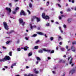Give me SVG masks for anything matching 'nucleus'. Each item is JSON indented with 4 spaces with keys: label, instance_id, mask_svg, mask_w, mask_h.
<instances>
[{
    "label": "nucleus",
    "instance_id": "41",
    "mask_svg": "<svg viewBox=\"0 0 76 76\" xmlns=\"http://www.w3.org/2000/svg\"><path fill=\"white\" fill-rule=\"evenodd\" d=\"M76 42H72V44H76Z\"/></svg>",
    "mask_w": 76,
    "mask_h": 76
},
{
    "label": "nucleus",
    "instance_id": "10",
    "mask_svg": "<svg viewBox=\"0 0 76 76\" xmlns=\"http://www.w3.org/2000/svg\"><path fill=\"white\" fill-rule=\"evenodd\" d=\"M72 20V19L71 18H68L67 20V21L68 22V23H70Z\"/></svg>",
    "mask_w": 76,
    "mask_h": 76
},
{
    "label": "nucleus",
    "instance_id": "4",
    "mask_svg": "<svg viewBox=\"0 0 76 76\" xmlns=\"http://www.w3.org/2000/svg\"><path fill=\"white\" fill-rule=\"evenodd\" d=\"M3 24L4 28L5 29L8 30L9 29V27H8V26L7 25V23H6V22H4L3 23Z\"/></svg>",
    "mask_w": 76,
    "mask_h": 76
},
{
    "label": "nucleus",
    "instance_id": "13",
    "mask_svg": "<svg viewBox=\"0 0 76 76\" xmlns=\"http://www.w3.org/2000/svg\"><path fill=\"white\" fill-rule=\"evenodd\" d=\"M34 73H36V74L38 73H39L38 71H37V69L36 68H35L34 69Z\"/></svg>",
    "mask_w": 76,
    "mask_h": 76
},
{
    "label": "nucleus",
    "instance_id": "20",
    "mask_svg": "<svg viewBox=\"0 0 76 76\" xmlns=\"http://www.w3.org/2000/svg\"><path fill=\"white\" fill-rule=\"evenodd\" d=\"M32 53L31 52L29 53L28 54V56L29 57V56H32Z\"/></svg>",
    "mask_w": 76,
    "mask_h": 76
},
{
    "label": "nucleus",
    "instance_id": "37",
    "mask_svg": "<svg viewBox=\"0 0 76 76\" xmlns=\"http://www.w3.org/2000/svg\"><path fill=\"white\" fill-rule=\"evenodd\" d=\"M19 7H17L15 9V11H16V10H19Z\"/></svg>",
    "mask_w": 76,
    "mask_h": 76
},
{
    "label": "nucleus",
    "instance_id": "55",
    "mask_svg": "<svg viewBox=\"0 0 76 76\" xmlns=\"http://www.w3.org/2000/svg\"><path fill=\"white\" fill-rule=\"evenodd\" d=\"M17 44H19V40H18L17 41Z\"/></svg>",
    "mask_w": 76,
    "mask_h": 76
},
{
    "label": "nucleus",
    "instance_id": "46",
    "mask_svg": "<svg viewBox=\"0 0 76 76\" xmlns=\"http://www.w3.org/2000/svg\"><path fill=\"white\" fill-rule=\"evenodd\" d=\"M26 69H29V66H26Z\"/></svg>",
    "mask_w": 76,
    "mask_h": 76
},
{
    "label": "nucleus",
    "instance_id": "30",
    "mask_svg": "<svg viewBox=\"0 0 76 76\" xmlns=\"http://www.w3.org/2000/svg\"><path fill=\"white\" fill-rule=\"evenodd\" d=\"M16 10H15V11H14L12 12V13L13 14H14V15H15V14H16Z\"/></svg>",
    "mask_w": 76,
    "mask_h": 76
},
{
    "label": "nucleus",
    "instance_id": "2",
    "mask_svg": "<svg viewBox=\"0 0 76 76\" xmlns=\"http://www.w3.org/2000/svg\"><path fill=\"white\" fill-rule=\"evenodd\" d=\"M37 19V22H39L40 21V18H38V17H37L36 16H33L31 18V22H33L34 20V19Z\"/></svg>",
    "mask_w": 76,
    "mask_h": 76
},
{
    "label": "nucleus",
    "instance_id": "6",
    "mask_svg": "<svg viewBox=\"0 0 76 76\" xmlns=\"http://www.w3.org/2000/svg\"><path fill=\"white\" fill-rule=\"evenodd\" d=\"M6 9L9 12H7L8 15H10V12H11V9H10V8L7 7L6 8Z\"/></svg>",
    "mask_w": 76,
    "mask_h": 76
},
{
    "label": "nucleus",
    "instance_id": "11",
    "mask_svg": "<svg viewBox=\"0 0 76 76\" xmlns=\"http://www.w3.org/2000/svg\"><path fill=\"white\" fill-rule=\"evenodd\" d=\"M30 28H31V29H32L33 28H36V26H35V25L32 26V24H30Z\"/></svg>",
    "mask_w": 76,
    "mask_h": 76
},
{
    "label": "nucleus",
    "instance_id": "3",
    "mask_svg": "<svg viewBox=\"0 0 76 76\" xmlns=\"http://www.w3.org/2000/svg\"><path fill=\"white\" fill-rule=\"evenodd\" d=\"M42 17L44 19H49L50 17L47 15L45 16V13H42Z\"/></svg>",
    "mask_w": 76,
    "mask_h": 76
},
{
    "label": "nucleus",
    "instance_id": "5",
    "mask_svg": "<svg viewBox=\"0 0 76 76\" xmlns=\"http://www.w3.org/2000/svg\"><path fill=\"white\" fill-rule=\"evenodd\" d=\"M19 22L20 23V24H21L23 26V25L25 24V22H23V20H22V19L20 18L19 19Z\"/></svg>",
    "mask_w": 76,
    "mask_h": 76
},
{
    "label": "nucleus",
    "instance_id": "56",
    "mask_svg": "<svg viewBox=\"0 0 76 76\" xmlns=\"http://www.w3.org/2000/svg\"><path fill=\"white\" fill-rule=\"evenodd\" d=\"M25 39H26V40H28V38H27V37H25Z\"/></svg>",
    "mask_w": 76,
    "mask_h": 76
},
{
    "label": "nucleus",
    "instance_id": "51",
    "mask_svg": "<svg viewBox=\"0 0 76 76\" xmlns=\"http://www.w3.org/2000/svg\"><path fill=\"white\" fill-rule=\"evenodd\" d=\"M13 66H13V65L12 64L11 66V67L12 69H13Z\"/></svg>",
    "mask_w": 76,
    "mask_h": 76
},
{
    "label": "nucleus",
    "instance_id": "15",
    "mask_svg": "<svg viewBox=\"0 0 76 76\" xmlns=\"http://www.w3.org/2000/svg\"><path fill=\"white\" fill-rule=\"evenodd\" d=\"M60 50L62 51H65V49L63 48H60Z\"/></svg>",
    "mask_w": 76,
    "mask_h": 76
},
{
    "label": "nucleus",
    "instance_id": "22",
    "mask_svg": "<svg viewBox=\"0 0 76 76\" xmlns=\"http://www.w3.org/2000/svg\"><path fill=\"white\" fill-rule=\"evenodd\" d=\"M12 52H10L9 53V56H12Z\"/></svg>",
    "mask_w": 76,
    "mask_h": 76
},
{
    "label": "nucleus",
    "instance_id": "28",
    "mask_svg": "<svg viewBox=\"0 0 76 76\" xmlns=\"http://www.w3.org/2000/svg\"><path fill=\"white\" fill-rule=\"evenodd\" d=\"M21 50V49L20 48H17V51H20Z\"/></svg>",
    "mask_w": 76,
    "mask_h": 76
},
{
    "label": "nucleus",
    "instance_id": "43",
    "mask_svg": "<svg viewBox=\"0 0 76 76\" xmlns=\"http://www.w3.org/2000/svg\"><path fill=\"white\" fill-rule=\"evenodd\" d=\"M2 48H3V49H6V48L4 46H2Z\"/></svg>",
    "mask_w": 76,
    "mask_h": 76
},
{
    "label": "nucleus",
    "instance_id": "50",
    "mask_svg": "<svg viewBox=\"0 0 76 76\" xmlns=\"http://www.w3.org/2000/svg\"><path fill=\"white\" fill-rule=\"evenodd\" d=\"M68 47H69V46H66V49H67H67H68Z\"/></svg>",
    "mask_w": 76,
    "mask_h": 76
},
{
    "label": "nucleus",
    "instance_id": "63",
    "mask_svg": "<svg viewBox=\"0 0 76 76\" xmlns=\"http://www.w3.org/2000/svg\"><path fill=\"white\" fill-rule=\"evenodd\" d=\"M36 64H38V61H37L36 62Z\"/></svg>",
    "mask_w": 76,
    "mask_h": 76
},
{
    "label": "nucleus",
    "instance_id": "21",
    "mask_svg": "<svg viewBox=\"0 0 76 76\" xmlns=\"http://www.w3.org/2000/svg\"><path fill=\"white\" fill-rule=\"evenodd\" d=\"M43 51L42 50H39V53H42Z\"/></svg>",
    "mask_w": 76,
    "mask_h": 76
},
{
    "label": "nucleus",
    "instance_id": "52",
    "mask_svg": "<svg viewBox=\"0 0 76 76\" xmlns=\"http://www.w3.org/2000/svg\"><path fill=\"white\" fill-rule=\"evenodd\" d=\"M63 61V60H60L59 61V63H61V62H62V61Z\"/></svg>",
    "mask_w": 76,
    "mask_h": 76
},
{
    "label": "nucleus",
    "instance_id": "54",
    "mask_svg": "<svg viewBox=\"0 0 76 76\" xmlns=\"http://www.w3.org/2000/svg\"><path fill=\"white\" fill-rule=\"evenodd\" d=\"M40 28H41V27H38V28H37L38 30H40Z\"/></svg>",
    "mask_w": 76,
    "mask_h": 76
},
{
    "label": "nucleus",
    "instance_id": "7",
    "mask_svg": "<svg viewBox=\"0 0 76 76\" xmlns=\"http://www.w3.org/2000/svg\"><path fill=\"white\" fill-rule=\"evenodd\" d=\"M24 15V16H25L26 15V14L25 13V12H24V11L23 10H22L21 11V12L20 13V15Z\"/></svg>",
    "mask_w": 76,
    "mask_h": 76
},
{
    "label": "nucleus",
    "instance_id": "29",
    "mask_svg": "<svg viewBox=\"0 0 76 76\" xmlns=\"http://www.w3.org/2000/svg\"><path fill=\"white\" fill-rule=\"evenodd\" d=\"M46 25L47 26H50V24L49 23H47L46 24Z\"/></svg>",
    "mask_w": 76,
    "mask_h": 76
},
{
    "label": "nucleus",
    "instance_id": "14",
    "mask_svg": "<svg viewBox=\"0 0 76 76\" xmlns=\"http://www.w3.org/2000/svg\"><path fill=\"white\" fill-rule=\"evenodd\" d=\"M14 32L13 30H11L10 32H7V34H10L12 33V32Z\"/></svg>",
    "mask_w": 76,
    "mask_h": 76
},
{
    "label": "nucleus",
    "instance_id": "39",
    "mask_svg": "<svg viewBox=\"0 0 76 76\" xmlns=\"http://www.w3.org/2000/svg\"><path fill=\"white\" fill-rule=\"evenodd\" d=\"M63 27L64 28H66V26L65 24H64L63 25Z\"/></svg>",
    "mask_w": 76,
    "mask_h": 76
},
{
    "label": "nucleus",
    "instance_id": "44",
    "mask_svg": "<svg viewBox=\"0 0 76 76\" xmlns=\"http://www.w3.org/2000/svg\"><path fill=\"white\" fill-rule=\"evenodd\" d=\"M59 30H60V31H61V30H62V29H61V27H59Z\"/></svg>",
    "mask_w": 76,
    "mask_h": 76
},
{
    "label": "nucleus",
    "instance_id": "58",
    "mask_svg": "<svg viewBox=\"0 0 76 76\" xmlns=\"http://www.w3.org/2000/svg\"><path fill=\"white\" fill-rule=\"evenodd\" d=\"M18 0H15L14 1L15 2H18Z\"/></svg>",
    "mask_w": 76,
    "mask_h": 76
},
{
    "label": "nucleus",
    "instance_id": "45",
    "mask_svg": "<svg viewBox=\"0 0 76 76\" xmlns=\"http://www.w3.org/2000/svg\"><path fill=\"white\" fill-rule=\"evenodd\" d=\"M16 63H14V64H12V65H13V66H15V65H16Z\"/></svg>",
    "mask_w": 76,
    "mask_h": 76
},
{
    "label": "nucleus",
    "instance_id": "60",
    "mask_svg": "<svg viewBox=\"0 0 76 76\" xmlns=\"http://www.w3.org/2000/svg\"><path fill=\"white\" fill-rule=\"evenodd\" d=\"M24 35H25V36H27V34H26V33H25V34H24Z\"/></svg>",
    "mask_w": 76,
    "mask_h": 76
},
{
    "label": "nucleus",
    "instance_id": "26",
    "mask_svg": "<svg viewBox=\"0 0 76 76\" xmlns=\"http://www.w3.org/2000/svg\"><path fill=\"white\" fill-rule=\"evenodd\" d=\"M43 51H45L46 52H47V49H46V48H44L43 49Z\"/></svg>",
    "mask_w": 76,
    "mask_h": 76
},
{
    "label": "nucleus",
    "instance_id": "40",
    "mask_svg": "<svg viewBox=\"0 0 76 76\" xmlns=\"http://www.w3.org/2000/svg\"><path fill=\"white\" fill-rule=\"evenodd\" d=\"M58 38L59 39H61V37L60 36H58Z\"/></svg>",
    "mask_w": 76,
    "mask_h": 76
},
{
    "label": "nucleus",
    "instance_id": "36",
    "mask_svg": "<svg viewBox=\"0 0 76 76\" xmlns=\"http://www.w3.org/2000/svg\"><path fill=\"white\" fill-rule=\"evenodd\" d=\"M9 43H10V41H7L6 42V44H9Z\"/></svg>",
    "mask_w": 76,
    "mask_h": 76
},
{
    "label": "nucleus",
    "instance_id": "35",
    "mask_svg": "<svg viewBox=\"0 0 76 76\" xmlns=\"http://www.w3.org/2000/svg\"><path fill=\"white\" fill-rule=\"evenodd\" d=\"M27 12L29 13V15H30L31 14V12H30V11L29 10H27Z\"/></svg>",
    "mask_w": 76,
    "mask_h": 76
},
{
    "label": "nucleus",
    "instance_id": "38",
    "mask_svg": "<svg viewBox=\"0 0 76 76\" xmlns=\"http://www.w3.org/2000/svg\"><path fill=\"white\" fill-rule=\"evenodd\" d=\"M54 53V50H52L51 51L50 53V54H51L52 53Z\"/></svg>",
    "mask_w": 76,
    "mask_h": 76
},
{
    "label": "nucleus",
    "instance_id": "32",
    "mask_svg": "<svg viewBox=\"0 0 76 76\" xmlns=\"http://www.w3.org/2000/svg\"><path fill=\"white\" fill-rule=\"evenodd\" d=\"M58 18L59 19V20H61V17L60 16H59L58 17Z\"/></svg>",
    "mask_w": 76,
    "mask_h": 76
},
{
    "label": "nucleus",
    "instance_id": "34",
    "mask_svg": "<svg viewBox=\"0 0 76 76\" xmlns=\"http://www.w3.org/2000/svg\"><path fill=\"white\" fill-rule=\"evenodd\" d=\"M67 12H70V9L69 8H68L67 9Z\"/></svg>",
    "mask_w": 76,
    "mask_h": 76
},
{
    "label": "nucleus",
    "instance_id": "48",
    "mask_svg": "<svg viewBox=\"0 0 76 76\" xmlns=\"http://www.w3.org/2000/svg\"><path fill=\"white\" fill-rule=\"evenodd\" d=\"M47 58L48 59V60H50V59H51V58L50 57H48Z\"/></svg>",
    "mask_w": 76,
    "mask_h": 76
},
{
    "label": "nucleus",
    "instance_id": "53",
    "mask_svg": "<svg viewBox=\"0 0 76 76\" xmlns=\"http://www.w3.org/2000/svg\"><path fill=\"white\" fill-rule=\"evenodd\" d=\"M28 75H29L30 76H34V75L33 74H29Z\"/></svg>",
    "mask_w": 76,
    "mask_h": 76
},
{
    "label": "nucleus",
    "instance_id": "23",
    "mask_svg": "<svg viewBox=\"0 0 76 76\" xmlns=\"http://www.w3.org/2000/svg\"><path fill=\"white\" fill-rule=\"evenodd\" d=\"M36 58L37 60H41V58L39 57H37Z\"/></svg>",
    "mask_w": 76,
    "mask_h": 76
},
{
    "label": "nucleus",
    "instance_id": "19",
    "mask_svg": "<svg viewBox=\"0 0 76 76\" xmlns=\"http://www.w3.org/2000/svg\"><path fill=\"white\" fill-rule=\"evenodd\" d=\"M29 7H30V8L32 7V5L31 3H29Z\"/></svg>",
    "mask_w": 76,
    "mask_h": 76
},
{
    "label": "nucleus",
    "instance_id": "8",
    "mask_svg": "<svg viewBox=\"0 0 76 76\" xmlns=\"http://www.w3.org/2000/svg\"><path fill=\"white\" fill-rule=\"evenodd\" d=\"M70 58H71V60L69 62V64H72V60H73V58H71V56L68 57V61L69 60V59H70Z\"/></svg>",
    "mask_w": 76,
    "mask_h": 76
},
{
    "label": "nucleus",
    "instance_id": "47",
    "mask_svg": "<svg viewBox=\"0 0 76 76\" xmlns=\"http://www.w3.org/2000/svg\"><path fill=\"white\" fill-rule=\"evenodd\" d=\"M39 42V40H37L36 42V44H37L38 43V42Z\"/></svg>",
    "mask_w": 76,
    "mask_h": 76
},
{
    "label": "nucleus",
    "instance_id": "17",
    "mask_svg": "<svg viewBox=\"0 0 76 76\" xmlns=\"http://www.w3.org/2000/svg\"><path fill=\"white\" fill-rule=\"evenodd\" d=\"M71 49H72V51L75 52V48H74L73 47H72L71 48Z\"/></svg>",
    "mask_w": 76,
    "mask_h": 76
},
{
    "label": "nucleus",
    "instance_id": "62",
    "mask_svg": "<svg viewBox=\"0 0 76 76\" xmlns=\"http://www.w3.org/2000/svg\"><path fill=\"white\" fill-rule=\"evenodd\" d=\"M74 1H74V0H72V3H74Z\"/></svg>",
    "mask_w": 76,
    "mask_h": 76
},
{
    "label": "nucleus",
    "instance_id": "33",
    "mask_svg": "<svg viewBox=\"0 0 76 76\" xmlns=\"http://www.w3.org/2000/svg\"><path fill=\"white\" fill-rule=\"evenodd\" d=\"M56 5H58V7H61V5H60V4H57Z\"/></svg>",
    "mask_w": 76,
    "mask_h": 76
},
{
    "label": "nucleus",
    "instance_id": "25",
    "mask_svg": "<svg viewBox=\"0 0 76 76\" xmlns=\"http://www.w3.org/2000/svg\"><path fill=\"white\" fill-rule=\"evenodd\" d=\"M49 1H48L47 3H46V6H48V5H49Z\"/></svg>",
    "mask_w": 76,
    "mask_h": 76
},
{
    "label": "nucleus",
    "instance_id": "49",
    "mask_svg": "<svg viewBox=\"0 0 76 76\" xmlns=\"http://www.w3.org/2000/svg\"><path fill=\"white\" fill-rule=\"evenodd\" d=\"M52 73L53 74H55L56 72H55V71H52Z\"/></svg>",
    "mask_w": 76,
    "mask_h": 76
},
{
    "label": "nucleus",
    "instance_id": "64",
    "mask_svg": "<svg viewBox=\"0 0 76 76\" xmlns=\"http://www.w3.org/2000/svg\"><path fill=\"white\" fill-rule=\"evenodd\" d=\"M15 76H20V75H16Z\"/></svg>",
    "mask_w": 76,
    "mask_h": 76
},
{
    "label": "nucleus",
    "instance_id": "31",
    "mask_svg": "<svg viewBox=\"0 0 76 76\" xmlns=\"http://www.w3.org/2000/svg\"><path fill=\"white\" fill-rule=\"evenodd\" d=\"M50 51H51V50H50L47 49V50L46 52H48V53H50Z\"/></svg>",
    "mask_w": 76,
    "mask_h": 76
},
{
    "label": "nucleus",
    "instance_id": "18",
    "mask_svg": "<svg viewBox=\"0 0 76 76\" xmlns=\"http://www.w3.org/2000/svg\"><path fill=\"white\" fill-rule=\"evenodd\" d=\"M37 36V34H34L31 36V37H35Z\"/></svg>",
    "mask_w": 76,
    "mask_h": 76
},
{
    "label": "nucleus",
    "instance_id": "27",
    "mask_svg": "<svg viewBox=\"0 0 76 76\" xmlns=\"http://www.w3.org/2000/svg\"><path fill=\"white\" fill-rule=\"evenodd\" d=\"M50 39L51 40V41H53V37H51L50 38Z\"/></svg>",
    "mask_w": 76,
    "mask_h": 76
},
{
    "label": "nucleus",
    "instance_id": "57",
    "mask_svg": "<svg viewBox=\"0 0 76 76\" xmlns=\"http://www.w3.org/2000/svg\"><path fill=\"white\" fill-rule=\"evenodd\" d=\"M24 76H30L29 75H26V74H25Z\"/></svg>",
    "mask_w": 76,
    "mask_h": 76
},
{
    "label": "nucleus",
    "instance_id": "42",
    "mask_svg": "<svg viewBox=\"0 0 76 76\" xmlns=\"http://www.w3.org/2000/svg\"><path fill=\"white\" fill-rule=\"evenodd\" d=\"M9 5L10 6V7H12V4L10 3H9Z\"/></svg>",
    "mask_w": 76,
    "mask_h": 76
},
{
    "label": "nucleus",
    "instance_id": "24",
    "mask_svg": "<svg viewBox=\"0 0 76 76\" xmlns=\"http://www.w3.org/2000/svg\"><path fill=\"white\" fill-rule=\"evenodd\" d=\"M38 48V46H35L34 47V48L36 49H37Z\"/></svg>",
    "mask_w": 76,
    "mask_h": 76
},
{
    "label": "nucleus",
    "instance_id": "59",
    "mask_svg": "<svg viewBox=\"0 0 76 76\" xmlns=\"http://www.w3.org/2000/svg\"><path fill=\"white\" fill-rule=\"evenodd\" d=\"M60 31L61 33H63V30H60Z\"/></svg>",
    "mask_w": 76,
    "mask_h": 76
},
{
    "label": "nucleus",
    "instance_id": "61",
    "mask_svg": "<svg viewBox=\"0 0 76 76\" xmlns=\"http://www.w3.org/2000/svg\"><path fill=\"white\" fill-rule=\"evenodd\" d=\"M56 48V50H58V47H57Z\"/></svg>",
    "mask_w": 76,
    "mask_h": 76
},
{
    "label": "nucleus",
    "instance_id": "1",
    "mask_svg": "<svg viewBox=\"0 0 76 76\" xmlns=\"http://www.w3.org/2000/svg\"><path fill=\"white\" fill-rule=\"evenodd\" d=\"M10 59V57L9 56H7L4 58L0 59V61L1 62L2 61H6V60H9Z\"/></svg>",
    "mask_w": 76,
    "mask_h": 76
},
{
    "label": "nucleus",
    "instance_id": "12",
    "mask_svg": "<svg viewBox=\"0 0 76 76\" xmlns=\"http://www.w3.org/2000/svg\"><path fill=\"white\" fill-rule=\"evenodd\" d=\"M27 49H28L29 48V47H27V46H25L23 48V50H25V51H26L27 50Z\"/></svg>",
    "mask_w": 76,
    "mask_h": 76
},
{
    "label": "nucleus",
    "instance_id": "16",
    "mask_svg": "<svg viewBox=\"0 0 76 76\" xmlns=\"http://www.w3.org/2000/svg\"><path fill=\"white\" fill-rule=\"evenodd\" d=\"M37 34H39V35H44V34L41 32H38L37 33Z\"/></svg>",
    "mask_w": 76,
    "mask_h": 76
},
{
    "label": "nucleus",
    "instance_id": "9",
    "mask_svg": "<svg viewBox=\"0 0 76 76\" xmlns=\"http://www.w3.org/2000/svg\"><path fill=\"white\" fill-rule=\"evenodd\" d=\"M74 72H75V70L73 69L69 72V73H71L72 75V74H73V73H74Z\"/></svg>",
    "mask_w": 76,
    "mask_h": 76
}]
</instances>
